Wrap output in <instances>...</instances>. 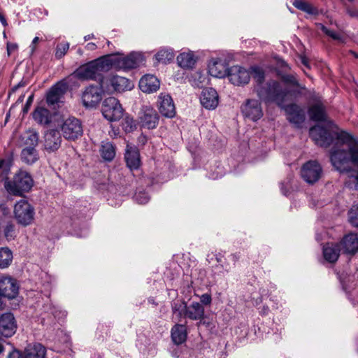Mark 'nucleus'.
Segmentation results:
<instances>
[{
	"label": "nucleus",
	"mask_w": 358,
	"mask_h": 358,
	"mask_svg": "<svg viewBox=\"0 0 358 358\" xmlns=\"http://www.w3.org/2000/svg\"><path fill=\"white\" fill-rule=\"evenodd\" d=\"M331 126L329 125V127ZM310 136L322 147H328L336 138L330 159L334 167L338 171L348 169L350 162L358 163V139L352 134L341 131L334 133L330 128L317 125L310 128Z\"/></svg>",
	"instance_id": "f257e3e1"
},
{
	"label": "nucleus",
	"mask_w": 358,
	"mask_h": 358,
	"mask_svg": "<svg viewBox=\"0 0 358 358\" xmlns=\"http://www.w3.org/2000/svg\"><path fill=\"white\" fill-rule=\"evenodd\" d=\"M281 80L287 85L295 87V90H288L282 88L278 82L272 80L268 83L266 89H257L259 97L266 102H275L278 106H281L289 95L296 97L302 94L303 90H306L304 86L299 83L296 76L293 74H283L281 76Z\"/></svg>",
	"instance_id": "f03ea898"
},
{
	"label": "nucleus",
	"mask_w": 358,
	"mask_h": 358,
	"mask_svg": "<svg viewBox=\"0 0 358 358\" xmlns=\"http://www.w3.org/2000/svg\"><path fill=\"white\" fill-rule=\"evenodd\" d=\"M109 71L106 56L101 57L79 66L73 76L81 80H99L103 72Z\"/></svg>",
	"instance_id": "7ed1b4c3"
},
{
	"label": "nucleus",
	"mask_w": 358,
	"mask_h": 358,
	"mask_svg": "<svg viewBox=\"0 0 358 358\" xmlns=\"http://www.w3.org/2000/svg\"><path fill=\"white\" fill-rule=\"evenodd\" d=\"M106 56L109 70L112 68L117 70L134 69L144 61V57L140 52H131L127 57H120L118 55H108Z\"/></svg>",
	"instance_id": "20e7f679"
},
{
	"label": "nucleus",
	"mask_w": 358,
	"mask_h": 358,
	"mask_svg": "<svg viewBox=\"0 0 358 358\" xmlns=\"http://www.w3.org/2000/svg\"><path fill=\"white\" fill-rule=\"evenodd\" d=\"M34 181L29 173L20 171L11 181L5 184L6 190L11 194L21 196L24 192H29L33 187Z\"/></svg>",
	"instance_id": "39448f33"
},
{
	"label": "nucleus",
	"mask_w": 358,
	"mask_h": 358,
	"mask_svg": "<svg viewBox=\"0 0 358 358\" xmlns=\"http://www.w3.org/2000/svg\"><path fill=\"white\" fill-rule=\"evenodd\" d=\"M99 85L105 92L110 94L113 92H123L133 88V83L129 79L119 76H109L102 78Z\"/></svg>",
	"instance_id": "423d86ee"
},
{
	"label": "nucleus",
	"mask_w": 358,
	"mask_h": 358,
	"mask_svg": "<svg viewBox=\"0 0 358 358\" xmlns=\"http://www.w3.org/2000/svg\"><path fill=\"white\" fill-rule=\"evenodd\" d=\"M14 217L17 223L22 226H28L34 220V208L26 200L17 201L14 206Z\"/></svg>",
	"instance_id": "0eeeda50"
},
{
	"label": "nucleus",
	"mask_w": 358,
	"mask_h": 358,
	"mask_svg": "<svg viewBox=\"0 0 358 358\" xmlns=\"http://www.w3.org/2000/svg\"><path fill=\"white\" fill-rule=\"evenodd\" d=\"M173 312H179L180 315H183L192 320H200L204 317V308L199 302H193L189 306L184 301L180 303H175L173 306Z\"/></svg>",
	"instance_id": "6e6552de"
},
{
	"label": "nucleus",
	"mask_w": 358,
	"mask_h": 358,
	"mask_svg": "<svg viewBox=\"0 0 358 358\" xmlns=\"http://www.w3.org/2000/svg\"><path fill=\"white\" fill-rule=\"evenodd\" d=\"M60 130L63 137L68 141H76L83 134L81 122L74 117L64 120L60 125Z\"/></svg>",
	"instance_id": "1a4fd4ad"
},
{
	"label": "nucleus",
	"mask_w": 358,
	"mask_h": 358,
	"mask_svg": "<svg viewBox=\"0 0 358 358\" xmlns=\"http://www.w3.org/2000/svg\"><path fill=\"white\" fill-rule=\"evenodd\" d=\"M101 112L103 117L110 122L120 120L123 116V109L119 101L115 97L106 99L102 104Z\"/></svg>",
	"instance_id": "9d476101"
},
{
	"label": "nucleus",
	"mask_w": 358,
	"mask_h": 358,
	"mask_svg": "<svg viewBox=\"0 0 358 358\" xmlns=\"http://www.w3.org/2000/svg\"><path fill=\"white\" fill-rule=\"evenodd\" d=\"M322 169L316 161H308L303 165L301 169L302 178L309 184L316 182L321 177Z\"/></svg>",
	"instance_id": "9b49d317"
},
{
	"label": "nucleus",
	"mask_w": 358,
	"mask_h": 358,
	"mask_svg": "<svg viewBox=\"0 0 358 358\" xmlns=\"http://www.w3.org/2000/svg\"><path fill=\"white\" fill-rule=\"evenodd\" d=\"M105 92L100 87L90 85L83 93L82 101L87 108L95 107L102 99V94Z\"/></svg>",
	"instance_id": "f8f14e48"
},
{
	"label": "nucleus",
	"mask_w": 358,
	"mask_h": 358,
	"mask_svg": "<svg viewBox=\"0 0 358 358\" xmlns=\"http://www.w3.org/2000/svg\"><path fill=\"white\" fill-rule=\"evenodd\" d=\"M139 119L140 122L143 127L152 129L157 127L159 116L153 108L145 106L141 109Z\"/></svg>",
	"instance_id": "ddd939ff"
},
{
	"label": "nucleus",
	"mask_w": 358,
	"mask_h": 358,
	"mask_svg": "<svg viewBox=\"0 0 358 358\" xmlns=\"http://www.w3.org/2000/svg\"><path fill=\"white\" fill-rule=\"evenodd\" d=\"M229 81L235 85L248 84L250 79V73L239 66H231L227 73Z\"/></svg>",
	"instance_id": "4468645a"
},
{
	"label": "nucleus",
	"mask_w": 358,
	"mask_h": 358,
	"mask_svg": "<svg viewBox=\"0 0 358 358\" xmlns=\"http://www.w3.org/2000/svg\"><path fill=\"white\" fill-rule=\"evenodd\" d=\"M285 111L287 120L296 126L299 127L305 120V112L298 105L292 103L280 106Z\"/></svg>",
	"instance_id": "2eb2a0df"
},
{
	"label": "nucleus",
	"mask_w": 358,
	"mask_h": 358,
	"mask_svg": "<svg viewBox=\"0 0 358 358\" xmlns=\"http://www.w3.org/2000/svg\"><path fill=\"white\" fill-rule=\"evenodd\" d=\"M158 108L161 114L171 118L176 115V108L170 95L161 93L158 98Z\"/></svg>",
	"instance_id": "dca6fc26"
},
{
	"label": "nucleus",
	"mask_w": 358,
	"mask_h": 358,
	"mask_svg": "<svg viewBox=\"0 0 358 358\" xmlns=\"http://www.w3.org/2000/svg\"><path fill=\"white\" fill-rule=\"evenodd\" d=\"M337 245L343 253L354 255L358 251V235L355 233H350L345 235Z\"/></svg>",
	"instance_id": "f3484780"
},
{
	"label": "nucleus",
	"mask_w": 358,
	"mask_h": 358,
	"mask_svg": "<svg viewBox=\"0 0 358 358\" xmlns=\"http://www.w3.org/2000/svg\"><path fill=\"white\" fill-rule=\"evenodd\" d=\"M242 112L246 117L253 121L260 119L263 115L260 103L254 99L247 101L242 107Z\"/></svg>",
	"instance_id": "a211bd4d"
},
{
	"label": "nucleus",
	"mask_w": 358,
	"mask_h": 358,
	"mask_svg": "<svg viewBox=\"0 0 358 358\" xmlns=\"http://www.w3.org/2000/svg\"><path fill=\"white\" fill-rule=\"evenodd\" d=\"M62 144L60 133L55 129L48 131L44 135V148L48 152L57 150Z\"/></svg>",
	"instance_id": "6ab92c4d"
},
{
	"label": "nucleus",
	"mask_w": 358,
	"mask_h": 358,
	"mask_svg": "<svg viewBox=\"0 0 358 358\" xmlns=\"http://www.w3.org/2000/svg\"><path fill=\"white\" fill-rule=\"evenodd\" d=\"M201 103L207 109H215L218 105V94L215 90L206 88L203 90L201 97Z\"/></svg>",
	"instance_id": "aec40b11"
},
{
	"label": "nucleus",
	"mask_w": 358,
	"mask_h": 358,
	"mask_svg": "<svg viewBox=\"0 0 358 358\" xmlns=\"http://www.w3.org/2000/svg\"><path fill=\"white\" fill-rule=\"evenodd\" d=\"M68 88L67 84L63 81L58 82L52 86L47 94L46 100L48 104L53 105L59 101Z\"/></svg>",
	"instance_id": "412c9836"
},
{
	"label": "nucleus",
	"mask_w": 358,
	"mask_h": 358,
	"mask_svg": "<svg viewBox=\"0 0 358 358\" xmlns=\"http://www.w3.org/2000/svg\"><path fill=\"white\" fill-rule=\"evenodd\" d=\"M139 87L143 92L152 93L159 88V80L152 75H145L139 81Z\"/></svg>",
	"instance_id": "4be33fe9"
},
{
	"label": "nucleus",
	"mask_w": 358,
	"mask_h": 358,
	"mask_svg": "<svg viewBox=\"0 0 358 358\" xmlns=\"http://www.w3.org/2000/svg\"><path fill=\"white\" fill-rule=\"evenodd\" d=\"M125 160L130 169H137L140 166L141 159L138 149L136 147L127 145Z\"/></svg>",
	"instance_id": "5701e85b"
},
{
	"label": "nucleus",
	"mask_w": 358,
	"mask_h": 358,
	"mask_svg": "<svg viewBox=\"0 0 358 358\" xmlns=\"http://www.w3.org/2000/svg\"><path fill=\"white\" fill-rule=\"evenodd\" d=\"M209 74L215 78H223L227 75V68L220 59H212L208 64Z\"/></svg>",
	"instance_id": "b1692460"
},
{
	"label": "nucleus",
	"mask_w": 358,
	"mask_h": 358,
	"mask_svg": "<svg viewBox=\"0 0 358 358\" xmlns=\"http://www.w3.org/2000/svg\"><path fill=\"white\" fill-rule=\"evenodd\" d=\"M341 251L338 245L334 243H327L323 247L324 257L330 263L337 261Z\"/></svg>",
	"instance_id": "393cba45"
},
{
	"label": "nucleus",
	"mask_w": 358,
	"mask_h": 358,
	"mask_svg": "<svg viewBox=\"0 0 358 358\" xmlns=\"http://www.w3.org/2000/svg\"><path fill=\"white\" fill-rule=\"evenodd\" d=\"M33 118L39 124L48 125L52 121V115L48 109L37 107L33 113Z\"/></svg>",
	"instance_id": "a878e982"
},
{
	"label": "nucleus",
	"mask_w": 358,
	"mask_h": 358,
	"mask_svg": "<svg viewBox=\"0 0 358 358\" xmlns=\"http://www.w3.org/2000/svg\"><path fill=\"white\" fill-rule=\"evenodd\" d=\"M310 118L314 121H326V114L323 103L320 101H317L315 104L312 105L308 110Z\"/></svg>",
	"instance_id": "bb28decb"
},
{
	"label": "nucleus",
	"mask_w": 358,
	"mask_h": 358,
	"mask_svg": "<svg viewBox=\"0 0 358 358\" xmlns=\"http://www.w3.org/2000/svg\"><path fill=\"white\" fill-rule=\"evenodd\" d=\"M26 358H45V348L39 343L29 345L25 349Z\"/></svg>",
	"instance_id": "cd10ccee"
},
{
	"label": "nucleus",
	"mask_w": 358,
	"mask_h": 358,
	"mask_svg": "<svg viewBox=\"0 0 358 358\" xmlns=\"http://www.w3.org/2000/svg\"><path fill=\"white\" fill-rule=\"evenodd\" d=\"M36 147H25L21 152V159L27 164L35 163L39 158Z\"/></svg>",
	"instance_id": "c85d7f7f"
},
{
	"label": "nucleus",
	"mask_w": 358,
	"mask_h": 358,
	"mask_svg": "<svg viewBox=\"0 0 358 358\" xmlns=\"http://www.w3.org/2000/svg\"><path fill=\"white\" fill-rule=\"evenodd\" d=\"M351 164L358 165V163L350 162L349 164V168L348 170L344 171H340L341 173H349L348 178H345V185L352 189H357L358 187V172L357 171H351Z\"/></svg>",
	"instance_id": "c756f323"
},
{
	"label": "nucleus",
	"mask_w": 358,
	"mask_h": 358,
	"mask_svg": "<svg viewBox=\"0 0 358 358\" xmlns=\"http://www.w3.org/2000/svg\"><path fill=\"white\" fill-rule=\"evenodd\" d=\"M177 61L178 64L182 68H192L196 62L194 54L191 52L180 54L177 57Z\"/></svg>",
	"instance_id": "7c9ffc66"
},
{
	"label": "nucleus",
	"mask_w": 358,
	"mask_h": 358,
	"mask_svg": "<svg viewBox=\"0 0 358 358\" xmlns=\"http://www.w3.org/2000/svg\"><path fill=\"white\" fill-rule=\"evenodd\" d=\"M15 327V318L12 313H5L0 317V329L13 331Z\"/></svg>",
	"instance_id": "2f4dec72"
},
{
	"label": "nucleus",
	"mask_w": 358,
	"mask_h": 358,
	"mask_svg": "<svg viewBox=\"0 0 358 358\" xmlns=\"http://www.w3.org/2000/svg\"><path fill=\"white\" fill-rule=\"evenodd\" d=\"M293 5L297 9L302 10L308 15H317L318 14V10L315 7L303 0H295Z\"/></svg>",
	"instance_id": "473e14b6"
},
{
	"label": "nucleus",
	"mask_w": 358,
	"mask_h": 358,
	"mask_svg": "<svg viewBox=\"0 0 358 358\" xmlns=\"http://www.w3.org/2000/svg\"><path fill=\"white\" fill-rule=\"evenodd\" d=\"M13 261V252L6 247L0 248V268H7Z\"/></svg>",
	"instance_id": "72a5a7b5"
},
{
	"label": "nucleus",
	"mask_w": 358,
	"mask_h": 358,
	"mask_svg": "<svg viewBox=\"0 0 358 358\" xmlns=\"http://www.w3.org/2000/svg\"><path fill=\"white\" fill-rule=\"evenodd\" d=\"M26 147H36L38 143V134L33 130L26 131L22 136Z\"/></svg>",
	"instance_id": "f704fd0d"
},
{
	"label": "nucleus",
	"mask_w": 358,
	"mask_h": 358,
	"mask_svg": "<svg viewBox=\"0 0 358 358\" xmlns=\"http://www.w3.org/2000/svg\"><path fill=\"white\" fill-rule=\"evenodd\" d=\"M12 164L13 161L10 157L0 159V180L3 181L8 178Z\"/></svg>",
	"instance_id": "c9c22d12"
},
{
	"label": "nucleus",
	"mask_w": 358,
	"mask_h": 358,
	"mask_svg": "<svg viewBox=\"0 0 358 358\" xmlns=\"http://www.w3.org/2000/svg\"><path fill=\"white\" fill-rule=\"evenodd\" d=\"M100 152L102 157L107 161H111L115 155V148L109 142L102 143Z\"/></svg>",
	"instance_id": "e433bc0d"
},
{
	"label": "nucleus",
	"mask_w": 358,
	"mask_h": 358,
	"mask_svg": "<svg viewBox=\"0 0 358 358\" xmlns=\"http://www.w3.org/2000/svg\"><path fill=\"white\" fill-rule=\"evenodd\" d=\"M250 75L252 74L253 76L254 80L255 82L257 83V86L256 87V90L257 91V89L263 88L262 87H260L259 85L264 82V71L258 67V66H253L251 68V72ZM268 87V85L266 87H264L266 89Z\"/></svg>",
	"instance_id": "4c0bfd02"
},
{
	"label": "nucleus",
	"mask_w": 358,
	"mask_h": 358,
	"mask_svg": "<svg viewBox=\"0 0 358 358\" xmlns=\"http://www.w3.org/2000/svg\"><path fill=\"white\" fill-rule=\"evenodd\" d=\"M158 62L166 64L174 58V55L171 50L162 49L160 50L155 55Z\"/></svg>",
	"instance_id": "58836bf2"
},
{
	"label": "nucleus",
	"mask_w": 358,
	"mask_h": 358,
	"mask_svg": "<svg viewBox=\"0 0 358 358\" xmlns=\"http://www.w3.org/2000/svg\"><path fill=\"white\" fill-rule=\"evenodd\" d=\"M348 219L352 225L358 227V204L352 206L348 213Z\"/></svg>",
	"instance_id": "ea45409f"
},
{
	"label": "nucleus",
	"mask_w": 358,
	"mask_h": 358,
	"mask_svg": "<svg viewBox=\"0 0 358 358\" xmlns=\"http://www.w3.org/2000/svg\"><path fill=\"white\" fill-rule=\"evenodd\" d=\"M69 48V43H61L58 44L55 51V57L58 59L62 58L66 55Z\"/></svg>",
	"instance_id": "a19ab883"
},
{
	"label": "nucleus",
	"mask_w": 358,
	"mask_h": 358,
	"mask_svg": "<svg viewBox=\"0 0 358 358\" xmlns=\"http://www.w3.org/2000/svg\"><path fill=\"white\" fill-rule=\"evenodd\" d=\"M318 27L329 36L338 41L343 42V36L334 31L328 29L325 26L322 24H319Z\"/></svg>",
	"instance_id": "79ce46f5"
},
{
	"label": "nucleus",
	"mask_w": 358,
	"mask_h": 358,
	"mask_svg": "<svg viewBox=\"0 0 358 358\" xmlns=\"http://www.w3.org/2000/svg\"><path fill=\"white\" fill-rule=\"evenodd\" d=\"M187 327L183 324H176L171 329V336H187Z\"/></svg>",
	"instance_id": "37998d69"
},
{
	"label": "nucleus",
	"mask_w": 358,
	"mask_h": 358,
	"mask_svg": "<svg viewBox=\"0 0 358 358\" xmlns=\"http://www.w3.org/2000/svg\"><path fill=\"white\" fill-rule=\"evenodd\" d=\"M3 233L7 240L14 239L15 237L14 225L12 224H8L4 228Z\"/></svg>",
	"instance_id": "c03bdc74"
},
{
	"label": "nucleus",
	"mask_w": 358,
	"mask_h": 358,
	"mask_svg": "<svg viewBox=\"0 0 358 358\" xmlns=\"http://www.w3.org/2000/svg\"><path fill=\"white\" fill-rule=\"evenodd\" d=\"M122 128L126 132H130L135 128L134 121L129 117H125L122 122Z\"/></svg>",
	"instance_id": "a18cd8bd"
},
{
	"label": "nucleus",
	"mask_w": 358,
	"mask_h": 358,
	"mask_svg": "<svg viewBox=\"0 0 358 358\" xmlns=\"http://www.w3.org/2000/svg\"><path fill=\"white\" fill-rule=\"evenodd\" d=\"M134 199L135 201L140 204L147 203L150 200L149 196L145 192H139L136 193L134 196Z\"/></svg>",
	"instance_id": "49530a36"
},
{
	"label": "nucleus",
	"mask_w": 358,
	"mask_h": 358,
	"mask_svg": "<svg viewBox=\"0 0 358 358\" xmlns=\"http://www.w3.org/2000/svg\"><path fill=\"white\" fill-rule=\"evenodd\" d=\"M18 45L17 43H7V53L9 56L13 52H15L17 50Z\"/></svg>",
	"instance_id": "de8ad7c7"
},
{
	"label": "nucleus",
	"mask_w": 358,
	"mask_h": 358,
	"mask_svg": "<svg viewBox=\"0 0 358 358\" xmlns=\"http://www.w3.org/2000/svg\"><path fill=\"white\" fill-rule=\"evenodd\" d=\"M201 302L203 304L208 305L211 303V296L208 294H202L201 296Z\"/></svg>",
	"instance_id": "09e8293b"
},
{
	"label": "nucleus",
	"mask_w": 358,
	"mask_h": 358,
	"mask_svg": "<svg viewBox=\"0 0 358 358\" xmlns=\"http://www.w3.org/2000/svg\"><path fill=\"white\" fill-rule=\"evenodd\" d=\"M173 343L176 345L184 343L186 341V337H171Z\"/></svg>",
	"instance_id": "8fccbe9b"
},
{
	"label": "nucleus",
	"mask_w": 358,
	"mask_h": 358,
	"mask_svg": "<svg viewBox=\"0 0 358 358\" xmlns=\"http://www.w3.org/2000/svg\"><path fill=\"white\" fill-rule=\"evenodd\" d=\"M8 358H22V357H21V355L19 351L14 350L11 352L9 353Z\"/></svg>",
	"instance_id": "3c124183"
},
{
	"label": "nucleus",
	"mask_w": 358,
	"mask_h": 358,
	"mask_svg": "<svg viewBox=\"0 0 358 358\" xmlns=\"http://www.w3.org/2000/svg\"><path fill=\"white\" fill-rule=\"evenodd\" d=\"M39 38L38 36H36L34 38L32 42H31V44L30 45V48H31V53H33L35 50H36V43L39 41Z\"/></svg>",
	"instance_id": "603ef678"
},
{
	"label": "nucleus",
	"mask_w": 358,
	"mask_h": 358,
	"mask_svg": "<svg viewBox=\"0 0 358 358\" xmlns=\"http://www.w3.org/2000/svg\"><path fill=\"white\" fill-rule=\"evenodd\" d=\"M96 48H97V45L94 43H88L85 46V48L87 50H91V51L96 50Z\"/></svg>",
	"instance_id": "864d4df0"
},
{
	"label": "nucleus",
	"mask_w": 358,
	"mask_h": 358,
	"mask_svg": "<svg viewBox=\"0 0 358 358\" xmlns=\"http://www.w3.org/2000/svg\"><path fill=\"white\" fill-rule=\"evenodd\" d=\"M0 22H1V24H3V27H6L8 25L7 21H6L5 17L1 13H0Z\"/></svg>",
	"instance_id": "5fc2aeb1"
},
{
	"label": "nucleus",
	"mask_w": 358,
	"mask_h": 358,
	"mask_svg": "<svg viewBox=\"0 0 358 358\" xmlns=\"http://www.w3.org/2000/svg\"><path fill=\"white\" fill-rule=\"evenodd\" d=\"M33 99H34V95L33 94L30 95L28 97L27 101V103H26L27 106H29L32 103Z\"/></svg>",
	"instance_id": "6e6d98bb"
},
{
	"label": "nucleus",
	"mask_w": 358,
	"mask_h": 358,
	"mask_svg": "<svg viewBox=\"0 0 358 358\" xmlns=\"http://www.w3.org/2000/svg\"><path fill=\"white\" fill-rule=\"evenodd\" d=\"M95 38L94 35L92 34H89V35L85 36L84 37V39H85V41H88L90 39H92V38Z\"/></svg>",
	"instance_id": "4d7b16f0"
},
{
	"label": "nucleus",
	"mask_w": 358,
	"mask_h": 358,
	"mask_svg": "<svg viewBox=\"0 0 358 358\" xmlns=\"http://www.w3.org/2000/svg\"><path fill=\"white\" fill-rule=\"evenodd\" d=\"M348 13L351 16H357L358 15V13L357 12L351 11L350 9H348Z\"/></svg>",
	"instance_id": "13d9d810"
},
{
	"label": "nucleus",
	"mask_w": 358,
	"mask_h": 358,
	"mask_svg": "<svg viewBox=\"0 0 358 358\" xmlns=\"http://www.w3.org/2000/svg\"><path fill=\"white\" fill-rule=\"evenodd\" d=\"M222 256L220 254L216 255V260L218 263L222 262Z\"/></svg>",
	"instance_id": "bf43d9fd"
},
{
	"label": "nucleus",
	"mask_w": 358,
	"mask_h": 358,
	"mask_svg": "<svg viewBox=\"0 0 358 358\" xmlns=\"http://www.w3.org/2000/svg\"><path fill=\"white\" fill-rule=\"evenodd\" d=\"M301 62H302L303 64H304L306 66H308V62H307V59L306 58L303 57L301 59Z\"/></svg>",
	"instance_id": "052dcab7"
},
{
	"label": "nucleus",
	"mask_w": 358,
	"mask_h": 358,
	"mask_svg": "<svg viewBox=\"0 0 358 358\" xmlns=\"http://www.w3.org/2000/svg\"><path fill=\"white\" fill-rule=\"evenodd\" d=\"M199 78L201 80V81H200V82H201V83L204 82L205 78H202V76L199 75Z\"/></svg>",
	"instance_id": "680f3d73"
},
{
	"label": "nucleus",
	"mask_w": 358,
	"mask_h": 358,
	"mask_svg": "<svg viewBox=\"0 0 358 358\" xmlns=\"http://www.w3.org/2000/svg\"><path fill=\"white\" fill-rule=\"evenodd\" d=\"M351 53L354 55L355 57L358 58V55L356 52L351 51Z\"/></svg>",
	"instance_id": "e2e57ef3"
},
{
	"label": "nucleus",
	"mask_w": 358,
	"mask_h": 358,
	"mask_svg": "<svg viewBox=\"0 0 358 358\" xmlns=\"http://www.w3.org/2000/svg\"><path fill=\"white\" fill-rule=\"evenodd\" d=\"M18 86L19 85L15 86V87L13 88V90H15L18 87Z\"/></svg>",
	"instance_id": "0e129e2a"
},
{
	"label": "nucleus",
	"mask_w": 358,
	"mask_h": 358,
	"mask_svg": "<svg viewBox=\"0 0 358 358\" xmlns=\"http://www.w3.org/2000/svg\"><path fill=\"white\" fill-rule=\"evenodd\" d=\"M108 45L110 44V42L109 41H107Z\"/></svg>",
	"instance_id": "69168bd1"
},
{
	"label": "nucleus",
	"mask_w": 358,
	"mask_h": 358,
	"mask_svg": "<svg viewBox=\"0 0 358 358\" xmlns=\"http://www.w3.org/2000/svg\"><path fill=\"white\" fill-rule=\"evenodd\" d=\"M220 358H224V357H220Z\"/></svg>",
	"instance_id": "338daca9"
},
{
	"label": "nucleus",
	"mask_w": 358,
	"mask_h": 358,
	"mask_svg": "<svg viewBox=\"0 0 358 358\" xmlns=\"http://www.w3.org/2000/svg\"><path fill=\"white\" fill-rule=\"evenodd\" d=\"M220 358H224V357H220Z\"/></svg>",
	"instance_id": "774afa93"
}]
</instances>
